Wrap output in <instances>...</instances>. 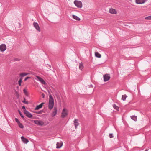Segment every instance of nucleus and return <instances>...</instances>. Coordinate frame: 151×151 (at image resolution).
<instances>
[{
  "label": "nucleus",
  "mask_w": 151,
  "mask_h": 151,
  "mask_svg": "<svg viewBox=\"0 0 151 151\" xmlns=\"http://www.w3.org/2000/svg\"><path fill=\"white\" fill-rule=\"evenodd\" d=\"M42 98H45V95L44 93H42Z\"/></svg>",
  "instance_id": "34"
},
{
  "label": "nucleus",
  "mask_w": 151,
  "mask_h": 151,
  "mask_svg": "<svg viewBox=\"0 0 151 151\" xmlns=\"http://www.w3.org/2000/svg\"><path fill=\"white\" fill-rule=\"evenodd\" d=\"M15 120L16 122L18 124L20 123L18 119L16 118Z\"/></svg>",
  "instance_id": "29"
},
{
  "label": "nucleus",
  "mask_w": 151,
  "mask_h": 151,
  "mask_svg": "<svg viewBox=\"0 0 151 151\" xmlns=\"http://www.w3.org/2000/svg\"><path fill=\"white\" fill-rule=\"evenodd\" d=\"M30 78V77H26L24 79V81H26L29 78Z\"/></svg>",
  "instance_id": "33"
},
{
  "label": "nucleus",
  "mask_w": 151,
  "mask_h": 151,
  "mask_svg": "<svg viewBox=\"0 0 151 151\" xmlns=\"http://www.w3.org/2000/svg\"><path fill=\"white\" fill-rule=\"evenodd\" d=\"M36 77L38 79L37 80L40 81L42 84L44 85L46 84L45 82L42 78L38 76H36Z\"/></svg>",
  "instance_id": "8"
},
{
  "label": "nucleus",
  "mask_w": 151,
  "mask_h": 151,
  "mask_svg": "<svg viewBox=\"0 0 151 151\" xmlns=\"http://www.w3.org/2000/svg\"><path fill=\"white\" fill-rule=\"evenodd\" d=\"M63 145V143L62 142H57L56 144V148H60Z\"/></svg>",
  "instance_id": "13"
},
{
  "label": "nucleus",
  "mask_w": 151,
  "mask_h": 151,
  "mask_svg": "<svg viewBox=\"0 0 151 151\" xmlns=\"http://www.w3.org/2000/svg\"><path fill=\"white\" fill-rule=\"evenodd\" d=\"M113 108L115 109H117L118 108L117 106H116L115 104H114L113 105Z\"/></svg>",
  "instance_id": "27"
},
{
  "label": "nucleus",
  "mask_w": 151,
  "mask_h": 151,
  "mask_svg": "<svg viewBox=\"0 0 151 151\" xmlns=\"http://www.w3.org/2000/svg\"><path fill=\"white\" fill-rule=\"evenodd\" d=\"M34 122L35 124L41 126H45L46 125V124H44L43 122L41 120H34Z\"/></svg>",
  "instance_id": "2"
},
{
  "label": "nucleus",
  "mask_w": 151,
  "mask_h": 151,
  "mask_svg": "<svg viewBox=\"0 0 151 151\" xmlns=\"http://www.w3.org/2000/svg\"><path fill=\"white\" fill-rule=\"evenodd\" d=\"M54 106V101L52 96L50 95L49 96V99L48 104V108L50 110H51Z\"/></svg>",
  "instance_id": "1"
},
{
  "label": "nucleus",
  "mask_w": 151,
  "mask_h": 151,
  "mask_svg": "<svg viewBox=\"0 0 151 151\" xmlns=\"http://www.w3.org/2000/svg\"><path fill=\"white\" fill-rule=\"evenodd\" d=\"M18 125H19V127L22 129H23L24 128V126L22 124V123H21L20 122L19 123V124H18Z\"/></svg>",
  "instance_id": "23"
},
{
  "label": "nucleus",
  "mask_w": 151,
  "mask_h": 151,
  "mask_svg": "<svg viewBox=\"0 0 151 151\" xmlns=\"http://www.w3.org/2000/svg\"><path fill=\"white\" fill-rule=\"evenodd\" d=\"M22 78H20L18 81L19 84L20 86H21V83L22 82Z\"/></svg>",
  "instance_id": "26"
},
{
  "label": "nucleus",
  "mask_w": 151,
  "mask_h": 151,
  "mask_svg": "<svg viewBox=\"0 0 151 151\" xmlns=\"http://www.w3.org/2000/svg\"><path fill=\"white\" fill-rule=\"evenodd\" d=\"M68 114V111L65 108H64L63 110L61 117L62 118H64Z\"/></svg>",
  "instance_id": "3"
},
{
  "label": "nucleus",
  "mask_w": 151,
  "mask_h": 151,
  "mask_svg": "<svg viewBox=\"0 0 151 151\" xmlns=\"http://www.w3.org/2000/svg\"><path fill=\"white\" fill-rule=\"evenodd\" d=\"M104 81L106 82L108 81L110 78V77L109 74H106L104 75Z\"/></svg>",
  "instance_id": "6"
},
{
  "label": "nucleus",
  "mask_w": 151,
  "mask_h": 151,
  "mask_svg": "<svg viewBox=\"0 0 151 151\" xmlns=\"http://www.w3.org/2000/svg\"><path fill=\"white\" fill-rule=\"evenodd\" d=\"M22 102L26 104H28V102L26 101V99L25 98H24V100L22 101Z\"/></svg>",
  "instance_id": "25"
},
{
  "label": "nucleus",
  "mask_w": 151,
  "mask_h": 151,
  "mask_svg": "<svg viewBox=\"0 0 151 151\" xmlns=\"http://www.w3.org/2000/svg\"><path fill=\"white\" fill-rule=\"evenodd\" d=\"M54 111H53L52 114H51V116L52 117H54L57 114V107H55L54 108Z\"/></svg>",
  "instance_id": "10"
},
{
  "label": "nucleus",
  "mask_w": 151,
  "mask_h": 151,
  "mask_svg": "<svg viewBox=\"0 0 151 151\" xmlns=\"http://www.w3.org/2000/svg\"><path fill=\"white\" fill-rule=\"evenodd\" d=\"M109 137L110 138H112L114 137L113 134L112 133L110 134Z\"/></svg>",
  "instance_id": "31"
},
{
  "label": "nucleus",
  "mask_w": 151,
  "mask_h": 151,
  "mask_svg": "<svg viewBox=\"0 0 151 151\" xmlns=\"http://www.w3.org/2000/svg\"><path fill=\"white\" fill-rule=\"evenodd\" d=\"M145 19L146 20H151V15L145 17Z\"/></svg>",
  "instance_id": "24"
},
{
  "label": "nucleus",
  "mask_w": 151,
  "mask_h": 151,
  "mask_svg": "<svg viewBox=\"0 0 151 151\" xmlns=\"http://www.w3.org/2000/svg\"><path fill=\"white\" fill-rule=\"evenodd\" d=\"M23 92L25 94H27V90L25 89H24L23 90Z\"/></svg>",
  "instance_id": "30"
},
{
  "label": "nucleus",
  "mask_w": 151,
  "mask_h": 151,
  "mask_svg": "<svg viewBox=\"0 0 151 151\" xmlns=\"http://www.w3.org/2000/svg\"><path fill=\"white\" fill-rule=\"evenodd\" d=\"M19 114H20V115L21 116V117L23 118H24V116H23L22 114V113H21V112H20V111L19 110Z\"/></svg>",
  "instance_id": "28"
},
{
  "label": "nucleus",
  "mask_w": 151,
  "mask_h": 151,
  "mask_svg": "<svg viewBox=\"0 0 151 151\" xmlns=\"http://www.w3.org/2000/svg\"><path fill=\"white\" fill-rule=\"evenodd\" d=\"M131 119L132 120H134L135 121H136L137 120V117L136 116H132L131 117Z\"/></svg>",
  "instance_id": "20"
},
{
  "label": "nucleus",
  "mask_w": 151,
  "mask_h": 151,
  "mask_svg": "<svg viewBox=\"0 0 151 151\" xmlns=\"http://www.w3.org/2000/svg\"><path fill=\"white\" fill-rule=\"evenodd\" d=\"M127 97V96L126 95H123L122 96V100L123 101L125 100Z\"/></svg>",
  "instance_id": "22"
},
{
  "label": "nucleus",
  "mask_w": 151,
  "mask_h": 151,
  "mask_svg": "<svg viewBox=\"0 0 151 151\" xmlns=\"http://www.w3.org/2000/svg\"><path fill=\"white\" fill-rule=\"evenodd\" d=\"M145 2V0H136V3L138 4L144 3Z\"/></svg>",
  "instance_id": "14"
},
{
  "label": "nucleus",
  "mask_w": 151,
  "mask_h": 151,
  "mask_svg": "<svg viewBox=\"0 0 151 151\" xmlns=\"http://www.w3.org/2000/svg\"><path fill=\"white\" fill-rule=\"evenodd\" d=\"M109 12L112 14H117V12L115 9L113 8H111L109 9Z\"/></svg>",
  "instance_id": "9"
},
{
  "label": "nucleus",
  "mask_w": 151,
  "mask_h": 151,
  "mask_svg": "<svg viewBox=\"0 0 151 151\" xmlns=\"http://www.w3.org/2000/svg\"><path fill=\"white\" fill-rule=\"evenodd\" d=\"M33 25L34 27L39 32L40 31V29L39 27V25L37 22H34L33 23Z\"/></svg>",
  "instance_id": "7"
},
{
  "label": "nucleus",
  "mask_w": 151,
  "mask_h": 151,
  "mask_svg": "<svg viewBox=\"0 0 151 151\" xmlns=\"http://www.w3.org/2000/svg\"><path fill=\"white\" fill-rule=\"evenodd\" d=\"M21 138L22 141L24 143L27 144L29 142V141L27 139L24 137L23 136L21 137Z\"/></svg>",
  "instance_id": "17"
},
{
  "label": "nucleus",
  "mask_w": 151,
  "mask_h": 151,
  "mask_svg": "<svg viewBox=\"0 0 151 151\" xmlns=\"http://www.w3.org/2000/svg\"><path fill=\"white\" fill-rule=\"evenodd\" d=\"M72 17L73 19L77 21H80L81 19L80 18H79L78 17L75 15H73Z\"/></svg>",
  "instance_id": "18"
},
{
  "label": "nucleus",
  "mask_w": 151,
  "mask_h": 151,
  "mask_svg": "<svg viewBox=\"0 0 151 151\" xmlns=\"http://www.w3.org/2000/svg\"><path fill=\"white\" fill-rule=\"evenodd\" d=\"M16 60L17 61V60H18V59H16Z\"/></svg>",
  "instance_id": "36"
},
{
  "label": "nucleus",
  "mask_w": 151,
  "mask_h": 151,
  "mask_svg": "<svg viewBox=\"0 0 151 151\" xmlns=\"http://www.w3.org/2000/svg\"><path fill=\"white\" fill-rule=\"evenodd\" d=\"M44 104V103H42L40 105L37 106L35 108V110H37L41 108L42 107V106L43 105V104Z\"/></svg>",
  "instance_id": "16"
},
{
  "label": "nucleus",
  "mask_w": 151,
  "mask_h": 151,
  "mask_svg": "<svg viewBox=\"0 0 151 151\" xmlns=\"http://www.w3.org/2000/svg\"><path fill=\"white\" fill-rule=\"evenodd\" d=\"M75 5L78 8H81L82 7V3L80 1L75 0L74 2Z\"/></svg>",
  "instance_id": "4"
},
{
  "label": "nucleus",
  "mask_w": 151,
  "mask_h": 151,
  "mask_svg": "<svg viewBox=\"0 0 151 151\" xmlns=\"http://www.w3.org/2000/svg\"><path fill=\"white\" fill-rule=\"evenodd\" d=\"M79 68L80 70H82L83 68V63H81L79 64Z\"/></svg>",
  "instance_id": "21"
},
{
  "label": "nucleus",
  "mask_w": 151,
  "mask_h": 151,
  "mask_svg": "<svg viewBox=\"0 0 151 151\" xmlns=\"http://www.w3.org/2000/svg\"><path fill=\"white\" fill-rule=\"evenodd\" d=\"M22 109L24 110V113L25 112V111H27L26 110L25 107V106H23L22 107Z\"/></svg>",
  "instance_id": "32"
},
{
  "label": "nucleus",
  "mask_w": 151,
  "mask_h": 151,
  "mask_svg": "<svg viewBox=\"0 0 151 151\" xmlns=\"http://www.w3.org/2000/svg\"><path fill=\"white\" fill-rule=\"evenodd\" d=\"M24 113L28 117L30 118H32V115L27 111H25Z\"/></svg>",
  "instance_id": "11"
},
{
  "label": "nucleus",
  "mask_w": 151,
  "mask_h": 151,
  "mask_svg": "<svg viewBox=\"0 0 151 151\" xmlns=\"http://www.w3.org/2000/svg\"><path fill=\"white\" fill-rule=\"evenodd\" d=\"M37 113H38V114H40L41 113V112L40 111H39V112H37Z\"/></svg>",
  "instance_id": "35"
},
{
  "label": "nucleus",
  "mask_w": 151,
  "mask_h": 151,
  "mask_svg": "<svg viewBox=\"0 0 151 151\" xmlns=\"http://www.w3.org/2000/svg\"><path fill=\"white\" fill-rule=\"evenodd\" d=\"M6 49V47L4 44H2L0 45V50L1 52L4 51Z\"/></svg>",
  "instance_id": "5"
},
{
  "label": "nucleus",
  "mask_w": 151,
  "mask_h": 151,
  "mask_svg": "<svg viewBox=\"0 0 151 151\" xmlns=\"http://www.w3.org/2000/svg\"><path fill=\"white\" fill-rule=\"evenodd\" d=\"M95 55L96 57L98 58H100L101 57V54L98 52H96L95 53Z\"/></svg>",
  "instance_id": "19"
},
{
  "label": "nucleus",
  "mask_w": 151,
  "mask_h": 151,
  "mask_svg": "<svg viewBox=\"0 0 151 151\" xmlns=\"http://www.w3.org/2000/svg\"><path fill=\"white\" fill-rule=\"evenodd\" d=\"M29 74L28 73H22L19 74V76L20 77V78H22V79L23 78L24 76L28 75Z\"/></svg>",
  "instance_id": "15"
},
{
  "label": "nucleus",
  "mask_w": 151,
  "mask_h": 151,
  "mask_svg": "<svg viewBox=\"0 0 151 151\" xmlns=\"http://www.w3.org/2000/svg\"><path fill=\"white\" fill-rule=\"evenodd\" d=\"M78 119H74V124L75 126V127L76 129H77V127L79 125V123L78 122Z\"/></svg>",
  "instance_id": "12"
}]
</instances>
